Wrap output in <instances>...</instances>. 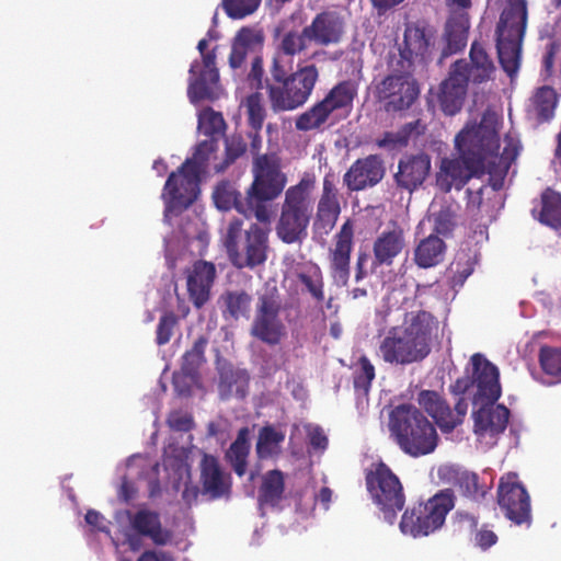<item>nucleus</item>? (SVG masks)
Segmentation results:
<instances>
[{
    "mask_svg": "<svg viewBox=\"0 0 561 561\" xmlns=\"http://www.w3.org/2000/svg\"><path fill=\"white\" fill-rule=\"evenodd\" d=\"M499 117L486 110L479 124H468L456 137L458 158H444L436 175L437 186L449 192L460 190L481 168H488L489 185L476 191L468 188L469 204L481 207L485 195L494 194L504 186L505 176L519 153V140L506 135L502 142L497 138Z\"/></svg>",
    "mask_w": 561,
    "mask_h": 561,
    "instance_id": "obj_1",
    "label": "nucleus"
},
{
    "mask_svg": "<svg viewBox=\"0 0 561 561\" xmlns=\"http://www.w3.org/2000/svg\"><path fill=\"white\" fill-rule=\"evenodd\" d=\"M497 367L477 353L470 358L467 376L457 379L451 386L454 393L467 396L471 400L473 434L485 448L497 443L511 415L505 405L496 403L502 392Z\"/></svg>",
    "mask_w": 561,
    "mask_h": 561,
    "instance_id": "obj_2",
    "label": "nucleus"
},
{
    "mask_svg": "<svg viewBox=\"0 0 561 561\" xmlns=\"http://www.w3.org/2000/svg\"><path fill=\"white\" fill-rule=\"evenodd\" d=\"M435 319L426 311L410 312L401 325L379 335L377 355L391 365L405 366L422 362L432 350Z\"/></svg>",
    "mask_w": 561,
    "mask_h": 561,
    "instance_id": "obj_3",
    "label": "nucleus"
},
{
    "mask_svg": "<svg viewBox=\"0 0 561 561\" xmlns=\"http://www.w3.org/2000/svg\"><path fill=\"white\" fill-rule=\"evenodd\" d=\"M214 152L213 140L201 141L193 157L186 159L181 168L169 175L161 194L165 222L171 224L173 217L179 216L196 201L201 175L206 172Z\"/></svg>",
    "mask_w": 561,
    "mask_h": 561,
    "instance_id": "obj_4",
    "label": "nucleus"
},
{
    "mask_svg": "<svg viewBox=\"0 0 561 561\" xmlns=\"http://www.w3.org/2000/svg\"><path fill=\"white\" fill-rule=\"evenodd\" d=\"M388 427L399 447L412 457L432 454L438 445L435 425L412 404L394 407Z\"/></svg>",
    "mask_w": 561,
    "mask_h": 561,
    "instance_id": "obj_5",
    "label": "nucleus"
},
{
    "mask_svg": "<svg viewBox=\"0 0 561 561\" xmlns=\"http://www.w3.org/2000/svg\"><path fill=\"white\" fill-rule=\"evenodd\" d=\"M313 191L314 179L308 174L286 190L275 227L277 237L284 243H301L307 238L313 211Z\"/></svg>",
    "mask_w": 561,
    "mask_h": 561,
    "instance_id": "obj_6",
    "label": "nucleus"
},
{
    "mask_svg": "<svg viewBox=\"0 0 561 561\" xmlns=\"http://www.w3.org/2000/svg\"><path fill=\"white\" fill-rule=\"evenodd\" d=\"M221 243L230 262L238 268H253L267 259L270 229L251 224L243 229V220L230 219L221 229Z\"/></svg>",
    "mask_w": 561,
    "mask_h": 561,
    "instance_id": "obj_7",
    "label": "nucleus"
},
{
    "mask_svg": "<svg viewBox=\"0 0 561 561\" xmlns=\"http://www.w3.org/2000/svg\"><path fill=\"white\" fill-rule=\"evenodd\" d=\"M527 25V1L503 0L496 26V48L503 70L513 77L520 65L522 44Z\"/></svg>",
    "mask_w": 561,
    "mask_h": 561,
    "instance_id": "obj_8",
    "label": "nucleus"
},
{
    "mask_svg": "<svg viewBox=\"0 0 561 561\" xmlns=\"http://www.w3.org/2000/svg\"><path fill=\"white\" fill-rule=\"evenodd\" d=\"M250 332L271 346L287 337L285 310L275 283H266L259 293Z\"/></svg>",
    "mask_w": 561,
    "mask_h": 561,
    "instance_id": "obj_9",
    "label": "nucleus"
},
{
    "mask_svg": "<svg viewBox=\"0 0 561 561\" xmlns=\"http://www.w3.org/2000/svg\"><path fill=\"white\" fill-rule=\"evenodd\" d=\"M114 519L123 543H127L131 550L140 549L144 537L158 546H165L171 541L172 533L162 527L157 512L148 508L136 512L123 510L115 513Z\"/></svg>",
    "mask_w": 561,
    "mask_h": 561,
    "instance_id": "obj_10",
    "label": "nucleus"
},
{
    "mask_svg": "<svg viewBox=\"0 0 561 561\" xmlns=\"http://www.w3.org/2000/svg\"><path fill=\"white\" fill-rule=\"evenodd\" d=\"M319 71L314 65L299 67L286 79L267 84L271 107L274 112H289L305 105L310 99Z\"/></svg>",
    "mask_w": 561,
    "mask_h": 561,
    "instance_id": "obj_11",
    "label": "nucleus"
},
{
    "mask_svg": "<svg viewBox=\"0 0 561 561\" xmlns=\"http://www.w3.org/2000/svg\"><path fill=\"white\" fill-rule=\"evenodd\" d=\"M454 505L453 492L450 490L440 491L426 503L407 510L399 525L400 530L403 535L413 538L428 536L444 525L446 515Z\"/></svg>",
    "mask_w": 561,
    "mask_h": 561,
    "instance_id": "obj_12",
    "label": "nucleus"
},
{
    "mask_svg": "<svg viewBox=\"0 0 561 561\" xmlns=\"http://www.w3.org/2000/svg\"><path fill=\"white\" fill-rule=\"evenodd\" d=\"M367 490L383 519L393 524L404 506V495L399 479L383 463L373 466L366 474Z\"/></svg>",
    "mask_w": 561,
    "mask_h": 561,
    "instance_id": "obj_13",
    "label": "nucleus"
},
{
    "mask_svg": "<svg viewBox=\"0 0 561 561\" xmlns=\"http://www.w3.org/2000/svg\"><path fill=\"white\" fill-rule=\"evenodd\" d=\"M254 180L248 190V197L260 202L277 197L284 190L287 179L280 171L278 160L274 156H259L253 164Z\"/></svg>",
    "mask_w": 561,
    "mask_h": 561,
    "instance_id": "obj_14",
    "label": "nucleus"
},
{
    "mask_svg": "<svg viewBox=\"0 0 561 561\" xmlns=\"http://www.w3.org/2000/svg\"><path fill=\"white\" fill-rule=\"evenodd\" d=\"M401 69L400 73L389 75L377 85V96L388 112L410 107L420 92L415 79L409 72L410 68Z\"/></svg>",
    "mask_w": 561,
    "mask_h": 561,
    "instance_id": "obj_15",
    "label": "nucleus"
},
{
    "mask_svg": "<svg viewBox=\"0 0 561 561\" xmlns=\"http://www.w3.org/2000/svg\"><path fill=\"white\" fill-rule=\"evenodd\" d=\"M221 92L215 56H207L205 60H194L188 71L187 96L191 103L214 101Z\"/></svg>",
    "mask_w": 561,
    "mask_h": 561,
    "instance_id": "obj_16",
    "label": "nucleus"
},
{
    "mask_svg": "<svg viewBox=\"0 0 561 561\" xmlns=\"http://www.w3.org/2000/svg\"><path fill=\"white\" fill-rule=\"evenodd\" d=\"M159 465L148 456L134 455L125 465V473L118 490V496L128 502L134 497L135 480L145 481L149 495L156 496L160 492Z\"/></svg>",
    "mask_w": 561,
    "mask_h": 561,
    "instance_id": "obj_17",
    "label": "nucleus"
},
{
    "mask_svg": "<svg viewBox=\"0 0 561 561\" xmlns=\"http://www.w3.org/2000/svg\"><path fill=\"white\" fill-rule=\"evenodd\" d=\"M416 401L443 433H450L461 424L468 411V403L465 399H459L455 405V411H451L443 397L434 390L420 391Z\"/></svg>",
    "mask_w": 561,
    "mask_h": 561,
    "instance_id": "obj_18",
    "label": "nucleus"
},
{
    "mask_svg": "<svg viewBox=\"0 0 561 561\" xmlns=\"http://www.w3.org/2000/svg\"><path fill=\"white\" fill-rule=\"evenodd\" d=\"M499 505L504 510L506 517L516 525L529 523V495L526 489L518 482L515 473H508L501 479Z\"/></svg>",
    "mask_w": 561,
    "mask_h": 561,
    "instance_id": "obj_19",
    "label": "nucleus"
},
{
    "mask_svg": "<svg viewBox=\"0 0 561 561\" xmlns=\"http://www.w3.org/2000/svg\"><path fill=\"white\" fill-rule=\"evenodd\" d=\"M180 234L165 238V259L171 268L178 264V260L185 255V252H201L208 242V236L198 220L182 226Z\"/></svg>",
    "mask_w": 561,
    "mask_h": 561,
    "instance_id": "obj_20",
    "label": "nucleus"
},
{
    "mask_svg": "<svg viewBox=\"0 0 561 561\" xmlns=\"http://www.w3.org/2000/svg\"><path fill=\"white\" fill-rule=\"evenodd\" d=\"M467 71L468 62L458 60L453 65L449 77L440 83L438 101L446 115H455L462 106L468 84Z\"/></svg>",
    "mask_w": 561,
    "mask_h": 561,
    "instance_id": "obj_21",
    "label": "nucleus"
},
{
    "mask_svg": "<svg viewBox=\"0 0 561 561\" xmlns=\"http://www.w3.org/2000/svg\"><path fill=\"white\" fill-rule=\"evenodd\" d=\"M385 164L377 154L356 160L343 176L351 191H362L378 184L385 175Z\"/></svg>",
    "mask_w": 561,
    "mask_h": 561,
    "instance_id": "obj_22",
    "label": "nucleus"
},
{
    "mask_svg": "<svg viewBox=\"0 0 561 561\" xmlns=\"http://www.w3.org/2000/svg\"><path fill=\"white\" fill-rule=\"evenodd\" d=\"M431 169V158L426 153L405 154L399 160L394 181L400 188L412 193L422 186Z\"/></svg>",
    "mask_w": 561,
    "mask_h": 561,
    "instance_id": "obj_23",
    "label": "nucleus"
},
{
    "mask_svg": "<svg viewBox=\"0 0 561 561\" xmlns=\"http://www.w3.org/2000/svg\"><path fill=\"white\" fill-rule=\"evenodd\" d=\"M215 277V265L206 261L196 262L187 272V293L196 308L203 307L209 300Z\"/></svg>",
    "mask_w": 561,
    "mask_h": 561,
    "instance_id": "obj_24",
    "label": "nucleus"
},
{
    "mask_svg": "<svg viewBox=\"0 0 561 561\" xmlns=\"http://www.w3.org/2000/svg\"><path fill=\"white\" fill-rule=\"evenodd\" d=\"M264 44V34L260 28L244 26L234 35L231 43L229 66L233 70L241 69L250 55L259 56Z\"/></svg>",
    "mask_w": 561,
    "mask_h": 561,
    "instance_id": "obj_25",
    "label": "nucleus"
},
{
    "mask_svg": "<svg viewBox=\"0 0 561 561\" xmlns=\"http://www.w3.org/2000/svg\"><path fill=\"white\" fill-rule=\"evenodd\" d=\"M163 467L168 480L172 483L175 491L182 490V497L186 504L191 505L198 495L197 486L191 483L190 467L186 460L179 453L175 456L165 454Z\"/></svg>",
    "mask_w": 561,
    "mask_h": 561,
    "instance_id": "obj_26",
    "label": "nucleus"
},
{
    "mask_svg": "<svg viewBox=\"0 0 561 561\" xmlns=\"http://www.w3.org/2000/svg\"><path fill=\"white\" fill-rule=\"evenodd\" d=\"M201 480L203 492L210 499L226 496L230 492V479L222 471L217 458L210 455H203L201 461Z\"/></svg>",
    "mask_w": 561,
    "mask_h": 561,
    "instance_id": "obj_27",
    "label": "nucleus"
},
{
    "mask_svg": "<svg viewBox=\"0 0 561 561\" xmlns=\"http://www.w3.org/2000/svg\"><path fill=\"white\" fill-rule=\"evenodd\" d=\"M356 93L354 83L343 81L332 88L325 98L320 101L332 118V123L336 124L350 115Z\"/></svg>",
    "mask_w": 561,
    "mask_h": 561,
    "instance_id": "obj_28",
    "label": "nucleus"
},
{
    "mask_svg": "<svg viewBox=\"0 0 561 561\" xmlns=\"http://www.w3.org/2000/svg\"><path fill=\"white\" fill-rule=\"evenodd\" d=\"M343 33V22L335 12L318 14L310 25L305 27L309 41L320 45L336 43Z\"/></svg>",
    "mask_w": 561,
    "mask_h": 561,
    "instance_id": "obj_29",
    "label": "nucleus"
},
{
    "mask_svg": "<svg viewBox=\"0 0 561 561\" xmlns=\"http://www.w3.org/2000/svg\"><path fill=\"white\" fill-rule=\"evenodd\" d=\"M404 248V232L400 227L383 230L374 242L375 262L379 265H390Z\"/></svg>",
    "mask_w": 561,
    "mask_h": 561,
    "instance_id": "obj_30",
    "label": "nucleus"
},
{
    "mask_svg": "<svg viewBox=\"0 0 561 561\" xmlns=\"http://www.w3.org/2000/svg\"><path fill=\"white\" fill-rule=\"evenodd\" d=\"M431 41L424 30L408 25L404 31L403 45L400 46L401 68H411L413 58L424 59L430 51Z\"/></svg>",
    "mask_w": 561,
    "mask_h": 561,
    "instance_id": "obj_31",
    "label": "nucleus"
},
{
    "mask_svg": "<svg viewBox=\"0 0 561 561\" xmlns=\"http://www.w3.org/2000/svg\"><path fill=\"white\" fill-rule=\"evenodd\" d=\"M341 208L337 199V190L333 183L325 178L323 191L318 203L317 220L325 230H331L340 215Z\"/></svg>",
    "mask_w": 561,
    "mask_h": 561,
    "instance_id": "obj_32",
    "label": "nucleus"
},
{
    "mask_svg": "<svg viewBox=\"0 0 561 561\" xmlns=\"http://www.w3.org/2000/svg\"><path fill=\"white\" fill-rule=\"evenodd\" d=\"M469 26L470 23L467 12L451 13L445 27V56L454 54L466 46Z\"/></svg>",
    "mask_w": 561,
    "mask_h": 561,
    "instance_id": "obj_33",
    "label": "nucleus"
},
{
    "mask_svg": "<svg viewBox=\"0 0 561 561\" xmlns=\"http://www.w3.org/2000/svg\"><path fill=\"white\" fill-rule=\"evenodd\" d=\"M495 67L485 49L479 43H473L470 49V64H468L467 78L473 83H481L492 79Z\"/></svg>",
    "mask_w": 561,
    "mask_h": 561,
    "instance_id": "obj_34",
    "label": "nucleus"
},
{
    "mask_svg": "<svg viewBox=\"0 0 561 561\" xmlns=\"http://www.w3.org/2000/svg\"><path fill=\"white\" fill-rule=\"evenodd\" d=\"M445 243L437 236H430L422 240L415 249V263L420 267H432L440 263L445 255Z\"/></svg>",
    "mask_w": 561,
    "mask_h": 561,
    "instance_id": "obj_35",
    "label": "nucleus"
},
{
    "mask_svg": "<svg viewBox=\"0 0 561 561\" xmlns=\"http://www.w3.org/2000/svg\"><path fill=\"white\" fill-rule=\"evenodd\" d=\"M250 451L249 430L241 428L236 440L226 453V458L232 466L238 476H243L247 471V458Z\"/></svg>",
    "mask_w": 561,
    "mask_h": 561,
    "instance_id": "obj_36",
    "label": "nucleus"
},
{
    "mask_svg": "<svg viewBox=\"0 0 561 561\" xmlns=\"http://www.w3.org/2000/svg\"><path fill=\"white\" fill-rule=\"evenodd\" d=\"M557 106V94L550 87L538 89L529 104V113L538 121H548L553 116Z\"/></svg>",
    "mask_w": 561,
    "mask_h": 561,
    "instance_id": "obj_37",
    "label": "nucleus"
},
{
    "mask_svg": "<svg viewBox=\"0 0 561 561\" xmlns=\"http://www.w3.org/2000/svg\"><path fill=\"white\" fill-rule=\"evenodd\" d=\"M249 377L244 370H226L220 371L219 391L221 398L236 396L243 398L247 393Z\"/></svg>",
    "mask_w": 561,
    "mask_h": 561,
    "instance_id": "obj_38",
    "label": "nucleus"
},
{
    "mask_svg": "<svg viewBox=\"0 0 561 561\" xmlns=\"http://www.w3.org/2000/svg\"><path fill=\"white\" fill-rule=\"evenodd\" d=\"M334 125L323 105L318 102L312 105L309 110L297 116L295 121L296 129L300 131H311L323 128L325 124Z\"/></svg>",
    "mask_w": 561,
    "mask_h": 561,
    "instance_id": "obj_39",
    "label": "nucleus"
},
{
    "mask_svg": "<svg viewBox=\"0 0 561 561\" xmlns=\"http://www.w3.org/2000/svg\"><path fill=\"white\" fill-rule=\"evenodd\" d=\"M540 221L552 228H561V194L547 190L541 197Z\"/></svg>",
    "mask_w": 561,
    "mask_h": 561,
    "instance_id": "obj_40",
    "label": "nucleus"
},
{
    "mask_svg": "<svg viewBox=\"0 0 561 561\" xmlns=\"http://www.w3.org/2000/svg\"><path fill=\"white\" fill-rule=\"evenodd\" d=\"M285 439V432L273 427L265 426L260 431L256 444V453L261 458H267L280 450V445Z\"/></svg>",
    "mask_w": 561,
    "mask_h": 561,
    "instance_id": "obj_41",
    "label": "nucleus"
},
{
    "mask_svg": "<svg viewBox=\"0 0 561 561\" xmlns=\"http://www.w3.org/2000/svg\"><path fill=\"white\" fill-rule=\"evenodd\" d=\"M220 301L226 318L239 319L249 314L251 297L244 291H228L220 297Z\"/></svg>",
    "mask_w": 561,
    "mask_h": 561,
    "instance_id": "obj_42",
    "label": "nucleus"
},
{
    "mask_svg": "<svg viewBox=\"0 0 561 561\" xmlns=\"http://www.w3.org/2000/svg\"><path fill=\"white\" fill-rule=\"evenodd\" d=\"M477 262V250L466 252L465 249H461L450 265V272L454 274L453 284L461 286L465 280L472 274Z\"/></svg>",
    "mask_w": 561,
    "mask_h": 561,
    "instance_id": "obj_43",
    "label": "nucleus"
},
{
    "mask_svg": "<svg viewBox=\"0 0 561 561\" xmlns=\"http://www.w3.org/2000/svg\"><path fill=\"white\" fill-rule=\"evenodd\" d=\"M213 199L220 210H229L234 207L239 213L248 216L244 205L238 201V193L229 182H220L214 190Z\"/></svg>",
    "mask_w": 561,
    "mask_h": 561,
    "instance_id": "obj_44",
    "label": "nucleus"
},
{
    "mask_svg": "<svg viewBox=\"0 0 561 561\" xmlns=\"http://www.w3.org/2000/svg\"><path fill=\"white\" fill-rule=\"evenodd\" d=\"M284 491V479L280 471H270L263 479L260 491L261 504L275 505L282 497Z\"/></svg>",
    "mask_w": 561,
    "mask_h": 561,
    "instance_id": "obj_45",
    "label": "nucleus"
},
{
    "mask_svg": "<svg viewBox=\"0 0 561 561\" xmlns=\"http://www.w3.org/2000/svg\"><path fill=\"white\" fill-rule=\"evenodd\" d=\"M298 278L317 301H322L324 299L323 277L318 265H305L302 271L299 272Z\"/></svg>",
    "mask_w": 561,
    "mask_h": 561,
    "instance_id": "obj_46",
    "label": "nucleus"
},
{
    "mask_svg": "<svg viewBox=\"0 0 561 561\" xmlns=\"http://www.w3.org/2000/svg\"><path fill=\"white\" fill-rule=\"evenodd\" d=\"M225 126L226 124L220 113L215 112L211 108H205L199 112L197 128L199 133L210 136L208 140H213L215 147L216 141L214 137L222 134Z\"/></svg>",
    "mask_w": 561,
    "mask_h": 561,
    "instance_id": "obj_47",
    "label": "nucleus"
},
{
    "mask_svg": "<svg viewBox=\"0 0 561 561\" xmlns=\"http://www.w3.org/2000/svg\"><path fill=\"white\" fill-rule=\"evenodd\" d=\"M539 362L545 374L561 381V347L542 346Z\"/></svg>",
    "mask_w": 561,
    "mask_h": 561,
    "instance_id": "obj_48",
    "label": "nucleus"
},
{
    "mask_svg": "<svg viewBox=\"0 0 561 561\" xmlns=\"http://www.w3.org/2000/svg\"><path fill=\"white\" fill-rule=\"evenodd\" d=\"M430 217L433 218L434 228L437 233L445 234L454 227L455 211L451 206H439L434 199L430 206Z\"/></svg>",
    "mask_w": 561,
    "mask_h": 561,
    "instance_id": "obj_49",
    "label": "nucleus"
},
{
    "mask_svg": "<svg viewBox=\"0 0 561 561\" xmlns=\"http://www.w3.org/2000/svg\"><path fill=\"white\" fill-rule=\"evenodd\" d=\"M375 378V367L366 356H360L354 364V387L368 392L371 381Z\"/></svg>",
    "mask_w": 561,
    "mask_h": 561,
    "instance_id": "obj_50",
    "label": "nucleus"
},
{
    "mask_svg": "<svg viewBox=\"0 0 561 561\" xmlns=\"http://www.w3.org/2000/svg\"><path fill=\"white\" fill-rule=\"evenodd\" d=\"M294 69V56L286 55L283 50L276 47L274 53L272 65L270 67L272 83H277L283 79H286L293 73Z\"/></svg>",
    "mask_w": 561,
    "mask_h": 561,
    "instance_id": "obj_51",
    "label": "nucleus"
},
{
    "mask_svg": "<svg viewBox=\"0 0 561 561\" xmlns=\"http://www.w3.org/2000/svg\"><path fill=\"white\" fill-rule=\"evenodd\" d=\"M262 0H221L226 14L233 20H241L253 14Z\"/></svg>",
    "mask_w": 561,
    "mask_h": 561,
    "instance_id": "obj_52",
    "label": "nucleus"
},
{
    "mask_svg": "<svg viewBox=\"0 0 561 561\" xmlns=\"http://www.w3.org/2000/svg\"><path fill=\"white\" fill-rule=\"evenodd\" d=\"M207 345V339L199 336L193 344L192 348L187 351L182 357L181 368L184 371L198 374V368L204 362V352Z\"/></svg>",
    "mask_w": 561,
    "mask_h": 561,
    "instance_id": "obj_53",
    "label": "nucleus"
},
{
    "mask_svg": "<svg viewBox=\"0 0 561 561\" xmlns=\"http://www.w3.org/2000/svg\"><path fill=\"white\" fill-rule=\"evenodd\" d=\"M307 41L309 39L305 35V28L301 33L289 31L280 37L276 47L286 55L295 56L306 49Z\"/></svg>",
    "mask_w": 561,
    "mask_h": 561,
    "instance_id": "obj_54",
    "label": "nucleus"
},
{
    "mask_svg": "<svg viewBox=\"0 0 561 561\" xmlns=\"http://www.w3.org/2000/svg\"><path fill=\"white\" fill-rule=\"evenodd\" d=\"M243 105L247 108L250 125L254 130H260L265 118L261 95L259 93L249 95Z\"/></svg>",
    "mask_w": 561,
    "mask_h": 561,
    "instance_id": "obj_55",
    "label": "nucleus"
},
{
    "mask_svg": "<svg viewBox=\"0 0 561 561\" xmlns=\"http://www.w3.org/2000/svg\"><path fill=\"white\" fill-rule=\"evenodd\" d=\"M353 247V227L346 221L341 231L336 236L334 248L331 250L330 256L350 259Z\"/></svg>",
    "mask_w": 561,
    "mask_h": 561,
    "instance_id": "obj_56",
    "label": "nucleus"
},
{
    "mask_svg": "<svg viewBox=\"0 0 561 561\" xmlns=\"http://www.w3.org/2000/svg\"><path fill=\"white\" fill-rule=\"evenodd\" d=\"M173 385L179 394H192L195 388H199V376L181 368L173 375Z\"/></svg>",
    "mask_w": 561,
    "mask_h": 561,
    "instance_id": "obj_57",
    "label": "nucleus"
},
{
    "mask_svg": "<svg viewBox=\"0 0 561 561\" xmlns=\"http://www.w3.org/2000/svg\"><path fill=\"white\" fill-rule=\"evenodd\" d=\"M331 257V275L334 283L339 286H345L350 276V259L346 257Z\"/></svg>",
    "mask_w": 561,
    "mask_h": 561,
    "instance_id": "obj_58",
    "label": "nucleus"
},
{
    "mask_svg": "<svg viewBox=\"0 0 561 561\" xmlns=\"http://www.w3.org/2000/svg\"><path fill=\"white\" fill-rule=\"evenodd\" d=\"M244 208L248 210L249 217L251 214L256 218L257 225L262 226L263 228L270 229V222H271V211L270 209L263 204V202H260L255 198L250 199L248 197V205H244Z\"/></svg>",
    "mask_w": 561,
    "mask_h": 561,
    "instance_id": "obj_59",
    "label": "nucleus"
},
{
    "mask_svg": "<svg viewBox=\"0 0 561 561\" xmlns=\"http://www.w3.org/2000/svg\"><path fill=\"white\" fill-rule=\"evenodd\" d=\"M85 524L93 533H103L111 537L110 522L98 511L89 510L84 516Z\"/></svg>",
    "mask_w": 561,
    "mask_h": 561,
    "instance_id": "obj_60",
    "label": "nucleus"
},
{
    "mask_svg": "<svg viewBox=\"0 0 561 561\" xmlns=\"http://www.w3.org/2000/svg\"><path fill=\"white\" fill-rule=\"evenodd\" d=\"M305 430L309 439V444L314 450L323 451L328 447V437L323 430L314 424H306Z\"/></svg>",
    "mask_w": 561,
    "mask_h": 561,
    "instance_id": "obj_61",
    "label": "nucleus"
},
{
    "mask_svg": "<svg viewBox=\"0 0 561 561\" xmlns=\"http://www.w3.org/2000/svg\"><path fill=\"white\" fill-rule=\"evenodd\" d=\"M176 318L172 313H165L161 317L157 329V343L163 345L171 339Z\"/></svg>",
    "mask_w": 561,
    "mask_h": 561,
    "instance_id": "obj_62",
    "label": "nucleus"
},
{
    "mask_svg": "<svg viewBox=\"0 0 561 561\" xmlns=\"http://www.w3.org/2000/svg\"><path fill=\"white\" fill-rule=\"evenodd\" d=\"M168 423L175 431L186 432L192 426V419L183 412H172L168 417Z\"/></svg>",
    "mask_w": 561,
    "mask_h": 561,
    "instance_id": "obj_63",
    "label": "nucleus"
},
{
    "mask_svg": "<svg viewBox=\"0 0 561 561\" xmlns=\"http://www.w3.org/2000/svg\"><path fill=\"white\" fill-rule=\"evenodd\" d=\"M263 77V60L261 56H254L251 62V70L248 79L252 87L260 88Z\"/></svg>",
    "mask_w": 561,
    "mask_h": 561,
    "instance_id": "obj_64",
    "label": "nucleus"
}]
</instances>
